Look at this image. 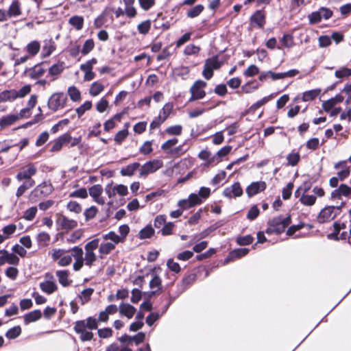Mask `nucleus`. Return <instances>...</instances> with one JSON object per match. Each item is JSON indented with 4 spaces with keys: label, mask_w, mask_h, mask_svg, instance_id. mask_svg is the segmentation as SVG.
Segmentation results:
<instances>
[{
    "label": "nucleus",
    "mask_w": 351,
    "mask_h": 351,
    "mask_svg": "<svg viewBox=\"0 0 351 351\" xmlns=\"http://www.w3.org/2000/svg\"><path fill=\"white\" fill-rule=\"evenodd\" d=\"M83 250L77 247H74L71 251L54 248L49 253L53 261L59 260V263H71L72 258H74V263H83Z\"/></svg>",
    "instance_id": "obj_1"
},
{
    "label": "nucleus",
    "mask_w": 351,
    "mask_h": 351,
    "mask_svg": "<svg viewBox=\"0 0 351 351\" xmlns=\"http://www.w3.org/2000/svg\"><path fill=\"white\" fill-rule=\"evenodd\" d=\"M291 216L283 218L282 216L274 217L269 221V227L266 230L267 234L283 232L285 228L291 223Z\"/></svg>",
    "instance_id": "obj_2"
},
{
    "label": "nucleus",
    "mask_w": 351,
    "mask_h": 351,
    "mask_svg": "<svg viewBox=\"0 0 351 351\" xmlns=\"http://www.w3.org/2000/svg\"><path fill=\"white\" fill-rule=\"evenodd\" d=\"M8 10L11 19H16L28 16L31 11V8L19 0H12L8 7Z\"/></svg>",
    "instance_id": "obj_3"
},
{
    "label": "nucleus",
    "mask_w": 351,
    "mask_h": 351,
    "mask_svg": "<svg viewBox=\"0 0 351 351\" xmlns=\"http://www.w3.org/2000/svg\"><path fill=\"white\" fill-rule=\"evenodd\" d=\"M210 265H198L193 269L191 274L184 279V281L186 283H191L195 279L202 280L205 278L209 274Z\"/></svg>",
    "instance_id": "obj_4"
},
{
    "label": "nucleus",
    "mask_w": 351,
    "mask_h": 351,
    "mask_svg": "<svg viewBox=\"0 0 351 351\" xmlns=\"http://www.w3.org/2000/svg\"><path fill=\"white\" fill-rule=\"evenodd\" d=\"M222 62L219 61L217 57H213L206 60L203 70V75L206 80H210L213 75V70L219 69Z\"/></svg>",
    "instance_id": "obj_5"
},
{
    "label": "nucleus",
    "mask_w": 351,
    "mask_h": 351,
    "mask_svg": "<svg viewBox=\"0 0 351 351\" xmlns=\"http://www.w3.org/2000/svg\"><path fill=\"white\" fill-rule=\"evenodd\" d=\"M66 100V96L62 93H54L49 99L48 106L51 110L57 111L64 107Z\"/></svg>",
    "instance_id": "obj_6"
},
{
    "label": "nucleus",
    "mask_w": 351,
    "mask_h": 351,
    "mask_svg": "<svg viewBox=\"0 0 351 351\" xmlns=\"http://www.w3.org/2000/svg\"><path fill=\"white\" fill-rule=\"evenodd\" d=\"M206 83L202 80L196 81L190 89L191 97L189 101H195L203 98L206 95L204 88L206 86Z\"/></svg>",
    "instance_id": "obj_7"
},
{
    "label": "nucleus",
    "mask_w": 351,
    "mask_h": 351,
    "mask_svg": "<svg viewBox=\"0 0 351 351\" xmlns=\"http://www.w3.org/2000/svg\"><path fill=\"white\" fill-rule=\"evenodd\" d=\"M162 161L153 160L144 164L140 169V176H146L149 173H154L162 167Z\"/></svg>",
    "instance_id": "obj_8"
},
{
    "label": "nucleus",
    "mask_w": 351,
    "mask_h": 351,
    "mask_svg": "<svg viewBox=\"0 0 351 351\" xmlns=\"http://www.w3.org/2000/svg\"><path fill=\"white\" fill-rule=\"evenodd\" d=\"M75 332L80 335V340L82 341H90L93 338V333L90 331H87L84 328V320H78L75 322L73 328Z\"/></svg>",
    "instance_id": "obj_9"
},
{
    "label": "nucleus",
    "mask_w": 351,
    "mask_h": 351,
    "mask_svg": "<svg viewBox=\"0 0 351 351\" xmlns=\"http://www.w3.org/2000/svg\"><path fill=\"white\" fill-rule=\"evenodd\" d=\"M37 169L36 167L29 163L25 167H23L21 171L19 172L16 175V178L19 181H21L24 179L26 180H32L31 177L36 174Z\"/></svg>",
    "instance_id": "obj_10"
},
{
    "label": "nucleus",
    "mask_w": 351,
    "mask_h": 351,
    "mask_svg": "<svg viewBox=\"0 0 351 351\" xmlns=\"http://www.w3.org/2000/svg\"><path fill=\"white\" fill-rule=\"evenodd\" d=\"M335 209L334 206L324 208L317 217L318 221L319 223H325L332 220L336 217Z\"/></svg>",
    "instance_id": "obj_11"
},
{
    "label": "nucleus",
    "mask_w": 351,
    "mask_h": 351,
    "mask_svg": "<svg viewBox=\"0 0 351 351\" xmlns=\"http://www.w3.org/2000/svg\"><path fill=\"white\" fill-rule=\"evenodd\" d=\"M267 184L265 182L259 181L251 183L246 189V193L249 197H252L254 195L262 192L265 190Z\"/></svg>",
    "instance_id": "obj_12"
},
{
    "label": "nucleus",
    "mask_w": 351,
    "mask_h": 351,
    "mask_svg": "<svg viewBox=\"0 0 351 351\" xmlns=\"http://www.w3.org/2000/svg\"><path fill=\"white\" fill-rule=\"evenodd\" d=\"M56 223L63 229L71 230L77 227V223L73 219H70L64 215L58 217Z\"/></svg>",
    "instance_id": "obj_13"
},
{
    "label": "nucleus",
    "mask_w": 351,
    "mask_h": 351,
    "mask_svg": "<svg viewBox=\"0 0 351 351\" xmlns=\"http://www.w3.org/2000/svg\"><path fill=\"white\" fill-rule=\"evenodd\" d=\"M53 190V188L50 183L43 182L41 184L37 186L32 192V194H34L36 196L39 195L47 196L52 193Z\"/></svg>",
    "instance_id": "obj_14"
},
{
    "label": "nucleus",
    "mask_w": 351,
    "mask_h": 351,
    "mask_svg": "<svg viewBox=\"0 0 351 351\" xmlns=\"http://www.w3.org/2000/svg\"><path fill=\"white\" fill-rule=\"evenodd\" d=\"M335 168L336 169H341V171L337 173V176L340 180H343L345 178L348 177L350 173V168L348 166L346 160L336 163L335 165Z\"/></svg>",
    "instance_id": "obj_15"
},
{
    "label": "nucleus",
    "mask_w": 351,
    "mask_h": 351,
    "mask_svg": "<svg viewBox=\"0 0 351 351\" xmlns=\"http://www.w3.org/2000/svg\"><path fill=\"white\" fill-rule=\"evenodd\" d=\"M103 192V188L99 184H95L89 189V194L93 199L99 204H104L105 202L100 195Z\"/></svg>",
    "instance_id": "obj_16"
},
{
    "label": "nucleus",
    "mask_w": 351,
    "mask_h": 351,
    "mask_svg": "<svg viewBox=\"0 0 351 351\" xmlns=\"http://www.w3.org/2000/svg\"><path fill=\"white\" fill-rule=\"evenodd\" d=\"M223 194L228 197H239L243 194V190L239 182H235L232 186L225 189Z\"/></svg>",
    "instance_id": "obj_17"
},
{
    "label": "nucleus",
    "mask_w": 351,
    "mask_h": 351,
    "mask_svg": "<svg viewBox=\"0 0 351 351\" xmlns=\"http://www.w3.org/2000/svg\"><path fill=\"white\" fill-rule=\"evenodd\" d=\"M56 276L58 278V282L63 287L69 286L72 280L69 279V271L68 270H58L56 272Z\"/></svg>",
    "instance_id": "obj_18"
},
{
    "label": "nucleus",
    "mask_w": 351,
    "mask_h": 351,
    "mask_svg": "<svg viewBox=\"0 0 351 351\" xmlns=\"http://www.w3.org/2000/svg\"><path fill=\"white\" fill-rule=\"evenodd\" d=\"M19 258L14 254L8 253L7 251L0 252V263H17Z\"/></svg>",
    "instance_id": "obj_19"
},
{
    "label": "nucleus",
    "mask_w": 351,
    "mask_h": 351,
    "mask_svg": "<svg viewBox=\"0 0 351 351\" xmlns=\"http://www.w3.org/2000/svg\"><path fill=\"white\" fill-rule=\"evenodd\" d=\"M40 288L43 292L50 295L57 290L58 286L53 281L45 280L40 283Z\"/></svg>",
    "instance_id": "obj_20"
},
{
    "label": "nucleus",
    "mask_w": 351,
    "mask_h": 351,
    "mask_svg": "<svg viewBox=\"0 0 351 351\" xmlns=\"http://www.w3.org/2000/svg\"><path fill=\"white\" fill-rule=\"evenodd\" d=\"M26 73H28V75L30 78L36 80L42 77L45 73V70L40 65H36L34 67H32L25 71Z\"/></svg>",
    "instance_id": "obj_21"
},
{
    "label": "nucleus",
    "mask_w": 351,
    "mask_h": 351,
    "mask_svg": "<svg viewBox=\"0 0 351 351\" xmlns=\"http://www.w3.org/2000/svg\"><path fill=\"white\" fill-rule=\"evenodd\" d=\"M343 101V97L337 95L335 97L323 103V108L325 111L329 112L333 107Z\"/></svg>",
    "instance_id": "obj_22"
},
{
    "label": "nucleus",
    "mask_w": 351,
    "mask_h": 351,
    "mask_svg": "<svg viewBox=\"0 0 351 351\" xmlns=\"http://www.w3.org/2000/svg\"><path fill=\"white\" fill-rule=\"evenodd\" d=\"M136 308L130 304L122 303L119 306V313L129 319L134 316Z\"/></svg>",
    "instance_id": "obj_23"
},
{
    "label": "nucleus",
    "mask_w": 351,
    "mask_h": 351,
    "mask_svg": "<svg viewBox=\"0 0 351 351\" xmlns=\"http://www.w3.org/2000/svg\"><path fill=\"white\" fill-rule=\"evenodd\" d=\"M42 317V313L40 310H34L24 315V323L25 324H28L30 322H34Z\"/></svg>",
    "instance_id": "obj_24"
},
{
    "label": "nucleus",
    "mask_w": 351,
    "mask_h": 351,
    "mask_svg": "<svg viewBox=\"0 0 351 351\" xmlns=\"http://www.w3.org/2000/svg\"><path fill=\"white\" fill-rule=\"evenodd\" d=\"M251 23L256 24L259 27H262L265 23V15L262 13L261 11H256L251 16Z\"/></svg>",
    "instance_id": "obj_25"
},
{
    "label": "nucleus",
    "mask_w": 351,
    "mask_h": 351,
    "mask_svg": "<svg viewBox=\"0 0 351 351\" xmlns=\"http://www.w3.org/2000/svg\"><path fill=\"white\" fill-rule=\"evenodd\" d=\"M140 164L138 162H134L128 165L127 167L122 168L121 170V174L123 176H132L134 171L138 169Z\"/></svg>",
    "instance_id": "obj_26"
},
{
    "label": "nucleus",
    "mask_w": 351,
    "mask_h": 351,
    "mask_svg": "<svg viewBox=\"0 0 351 351\" xmlns=\"http://www.w3.org/2000/svg\"><path fill=\"white\" fill-rule=\"evenodd\" d=\"M125 8V12L129 17H134L136 14V11L135 8L133 6L135 0H123Z\"/></svg>",
    "instance_id": "obj_27"
},
{
    "label": "nucleus",
    "mask_w": 351,
    "mask_h": 351,
    "mask_svg": "<svg viewBox=\"0 0 351 351\" xmlns=\"http://www.w3.org/2000/svg\"><path fill=\"white\" fill-rule=\"evenodd\" d=\"M40 45L38 41H32L27 44L26 50L32 56H36L40 51Z\"/></svg>",
    "instance_id": "obj_28"
},
{
    "label": "nucleus",
    "mask_w": 351,
    "mask_h": 351,
    "mask_svg": "<svg viewBox=\"0 0 351 351\" xmlns=\"http://www.w3.org/2000/svg\"><path fill=\"white\" fill-rule=\"evenodd\" d=\"M15 90H6L0 93V103L15 99Z\"/></svg>",
    "instance_id": "obj_29"
},
{
    "label": "nucleus",
    "mask_w": 351,
    "mask_h": 351,
    "mask_svg": "<svg viewBox=\"0 0 351 351\" xmlns=\"http://www.w3.org/2000/svg\"><path fill=\"white\" fill-rule=\"evenodd\" d=\"M68 95L73 101H79L81 99V93L75 86H70L68 89Z\"/></svg>",
    "instance_id": "obj_30"
},
{
    "label": "nucleus",
    "mask_w": 351,
    "mask_h": 351,
    "mask_svg": "<svg viewBox=\"0 0 351 351\" xmlns=\"http://www.w3.org/2000/svg\"><path fill=\"white\" fill-rule=\"evenodd\" d=\"M21 333V328L19 326H14L5 332V337L9 339L18 337Z\"/></svg>",
    "instance_id": "obj_31"
},
{
    "label": "nucleus",
    "mask_w": 351,
    "mask_h": 351,
    "mask_svg": "<svg viewBox=\"0 0 351 351\" xmlns=\"http://www.w3.org/2000/svg\"><path fill=\"white\" fill-rule=\"evenodd\" d=\"M19 119L18 115L10 114L1 119L0 125L2 127L10 125L15 123Z\"/></svg>",
    "instance_id": "obj_32"
},
{
    "label": "nucleus",
    "mask_w": 351,
    "mask_h": 351,
    "mask_svg": "<svg viewBox=\"0 0 351 351\" xmlns=\"http://www.w3.org/2000/svg\"><path fill=\"white\" fill-rule=\"evenodd\" d=\"M104 89V86L97 82H95L90 86L89 93L92 96H97L101 93Z\"/></svg>",
    "instance_id": "obj_33"
},
{
    "label": "nucleus",
    "mask_w": 351,
    "mask_h": 351,
    "mask_svg": "<svg viewBox=\"0 0 351 351\" xmlns=\"http://www.w3.org/2000/svg\"><path fill=\"white\" fill-rule=\"evenodd\" d=\"M69 23L74 26L77 30L83 27L84 19L82 16H74L69 19Z\"/></svg>",
    "instance_id": "obj_34"
},
{
    "label": "nucleus",
    "mask_w": 351,
    "mask_h": 351,
    "mask_svg": "<svg viewBox=\"0 0 351 351\" xmlns=\"http://www.w3.org/2000/svg\"><path fill=\"white\" fill-rule=\"evenodd\" d=\"M114 247L115 245L114 243L111 242H107L100 245L99 252L101 255L108 254L112 250H113Z\"/></svg>",
    "instance_id": "obj_35"
},
{
    "label": "nucleus",
    "mask_w": 351,
    "mask_h": 351,
    "mask_svg": "<svg viewBox=\"0 0 351 351\" xmlns=\"http://www.w3.org/2000/svg\"><path fill=\"white\" fill-rule=\"evenodd\" d=\"M64 70V63L59 62L52 65L49 69V73L51 75L55 76L60 75Z\"/></svg>",
    "instance_id": "obj_36"
},
{
    "label": "nucleus",
    "mask_w": 351,
    "mask_h": 351,
    "mask_svg": "<svg viewBox=\"0 0 351 351\" xmlns=\"http://www.w3.org/2000/svg\"><path fill=\"white\" fill-rule=\"evenodd\" d=\"M320 93V90L319 89H315L306 91L304 93L302 99L304 101H308L314 99L315 97H317L319 94Z\"/></svg>",
    "instance_id": "obj_37"
},
{
    "label": "nucleus",
    "mask_w": 351,
    "mask_h": 351,
    "mask_svg": "<svg viewBox=\"0 0 351 351\" xmlns=\"http://www.w3.org/2000/svg\"><path fill=\"white\" fill-rule=\"evenodd\" d=\"M35 184V182L33 180H27L26 182H25L23 184L20 186L16 191V196L21 197L27 189H29L30 187L33 186Z\"/></svg>",
    "instance_id": "obj_38"
},
{
    "label": "nucleus",
    "mask_w": 351,
    "mask_h": 351,
    "mask_svg": "<svg viewBox=\"0 0 351 351\" xmlns=\"http://www.w3.org/2000/svg\"><path fill=\"white\" fill-rule=\"evenodd\" d=\"M204 7L202 5H197L188 10L187 16L189 18L196 17L204 10Z\"/></svg>",
    "instance_id": "obj_39"
},
{
    "label": "nucleus",
    "mask_w": 351,
    "mask_h": 351,
    "mask_svg": "<svg viewBox=\"0 0 351 351\" xmlns=\"http://www.w3.org/2000/svg\"><path fill=\"white\" fill-rule=\"evenodd\" d=\"M103 238L105 240H110L112 241V243L117 244L119 242L122 241L121 237L117 234L114 232H110L108 234L103 236Z\"/></svg>",
    "instance_id": "obj_40"
},
{
    "label": "nucleus",
    "mask_w": 351,
    "mask_h": 351,
    "mask_svg": "<svg viewBox=\"0 0 351 351\" xmlns=\"http://www.w3.org/2000/svg\"><path fill=\"white\" fill-rule=\"evenodd\" d=\"M31 91V86L30 85H25L23 86L19 90H15V96L14 98H23L25 97L27 95H28Z\"/></svg>",
    "instance_id": "obj_41"
},
{
    "label": "nucleus",
    "mask_w": 351,
    "mask_h": 351,
    "mask_svg": "<svg viewBox=\"0 0 351 351\" xmlns=\"http://www.w3.org/2000/svg\"><path fill=\"white\" fill-rule=\"evenodd\" d=\"M66 208L71 212H73L77 214L81 213L82 210L81 205L75 201H70L67 204Z\"/></svg>",
    "instance_id": "obj_42"
},
{
    "label": "nucleus",
    "mask_w": 351,
    "mask_h": 351,
    "mask_svg": "<svg viewBox=\"0 0 351 351\" xmlns=\"http://www.w3.org/2000/svg\"><path fill=\"white\" fill-rule=\"evenodd\" d=\"M98 327L97 320L93 317H88L86 320H84V328L89 330H95Z\"/></svg>",
    "instance_id": "obj_43"
},
{
    "label": "nucleus",
    "mask_w": 351,
    "mask_h": 351,
    "mask_svg": "<svg viewBox=\"0 0 351 351\" xmlns=\"http://www.w3.org/2000/svg\"><path fill=\"white\" fill-rule=\"evenodd\" d=\"M154 233V230L152 227L151 226H147L140 231L139 236L141 239H143L151 237Z\"/></svg>",
    "instance_id": "obj_44"
},
{
    "label": "nucleus",
    "mask_w": 351,
    "mask_h": 351,
    "mask_svg": "<svg viewBox=\"0 0 351 351\" xmlns=\"http://www.w3.org/2000/svg\"><path fill=\"white\" fill-rule=\"evenodd\" d=\"M335 75L337 78H343L351 75V69L347 67H342L339 70H337L335 73Z\"/></svg>",
    "instance_id": "obj_45"
},
{
    "label": "nucleus",
    "mask_w": 351,
    "mask_h": 351,
    "mask_svg": "<svg viewBox=\"0 0 351 351\" xmlns=\"http://www.w3.org/2000/svg\"><path fill=\"white\" fill-rule=\"evenodd\" d=\"M316 197L311 195H303L300 198V202L306 206H312L315 204Z\"/></svg>",
    "instance_id": "obj_46"
},
{
    "label": "nucleus",
    "mask_w": 351,
    "mask_h": 351,
    "mask_svg": "<svg viewBox=\"0 0 351 351\" xmlns=\"http://www.w3.org/2000/svg\"><path fill=\"white\" fill-rule=\"evenodd\" d=\"M282 45L287 48H291L294 45L292 36L285 34L280 40Z\"/></svg>",
    "instance_id": "obj_47"
},
{
    "label": "nucleus",
    "mask_w": 351,
    "mask_h": 351,
    "mask_svg": "<svg viewBox=\"0 0 351 351\" xmlns=\"http://www.w3.org/2000/svg\"><path fill=\"white\" fill-rule=\"evenodd\" d=\"M92 108V103L90 101H86L84 104L76 109V112L79 117H82L84 112Z\"/></svg>",
    "instance_id": "obj_48"
},
{
    "label": "nucleus",
    "mask_w": 351,
    "mask_h": 351,
    "mask_svg": "<svg viewBox=\"0 0 351 351\" xmlns=\"http://www.w3.org/2000/svg\"><path fill=\"white\" fill-rule=\"evenodd\" d=\"M151 27V23L149 20L142 22L138 25V30L141 34H147Z\"/></svg>",
    "instance_id": "obj_49"
},
{
    "label": "nucleus",
    "mask_w": 351,
    "mask_h": 351,
    "mask_svg": "<svg viewBox=\"0 0 351 351\" xmlns=\"http://www.w3.org/2000/svg\"><path fill=\"white\" fill-rule=\"evenodd\" d=\"M37 213V208L35 206L31 207L26 210L24 213L23 217L27 220H32Z\"/></svg>",
    "instance_id": "obj_50"
},
{
    "label": "nucleus",
    "mask_w": 351,
    "mask_h": 351,
    "mask_svg": "<svg viewBox=\"0 0 351 351\" xmlns=\"http://www.w3.org/2000/svg\"><path fill=\"white\" fill-rule=\"evenodd\" d=\"M172 109V106L169 104H166L162 108V114L159 115V119L161 122L166 120L169 114H170Z\"/></svg>",
    "instance_id": "obj_51"
},
{
    "label": "nucleus",
    "mask_w": 351,
    "mask_h": 351,
    "mask_svg": "<svg viewBox=\"0 0 351 351\" xmlns=\"http://www.w3.org/2000/svg\"><path fill=\"white\" fill-rule=\"evenodd\" d=\"M69 196L71 197H80V198H86L88 196L87 191L85 188H82L79 190L75 191L72 192Z\"/></svg>",
    "instance_id": "obj_52"
},
{
    "label": "nucleus",
    "mask_w": 351,
    "mask_h": 351,
    "mask_svg": "<svg viewBox=\"0 0 351 351\" xmlns=\"http://www.w3.org/2000/svg\"><path fill=\"white\" fill-rule=\"evenodd\" d=\"M160 316L161 315L158 313H151L146 317V324L149 326H152L154 323L160 317Z\"/></svg>",
    "instance_id": "obj_53"
},
{
    "label": "nucleus",
    "mask_w": 351,
    "mask_h": 351,
    "mask_svg": "<svg viewBox=\"0 0 351 351\" xmlns=\"http://www.w3.org/2000/svg\"><path fill=\"white\" fill-rule=\"evenodd\" d=\"M97 333L100 338L106 339L112 335V330L110 328H104L99 329Z\"/></svg>",
    "instance_id": "obj_54"
},
{
    "label": "nucleus",
    "mask_w": 351,
    "mask_h": 351,
    "mask_svg": "<svg viewBox=\"0 0 351 351\" xmlns=\"http://www.w3.org/2000/svg\"><path fill=\"white\" fill-rule=\"evenodd\" d=\"M94 292V289L92 288H87L84 289L81 292L82 300H83V303L88 302L90 299V296Z\"/></svg>",
    "instance_id": "obj_55"
},
{
    "label": "nucleus",
    "mask_w": 351,
    "mask_h": 351,
    "mask_svg": "<svg viewBox=\"0 0 351 351\" xmlns=\"http://www.w3.org/2000/svg\"><path fill=\"white\" fill-rule=\"evenodd\" d=\"M202 203V199L197 194H191L189 197L188 207H192Z\"/></svg>",
    "instance_id": "obj_56"
},
{
    "label": "nucleus",
    "mask_w": 351,
    "mask_h": 351,
    "mask_svg": "<svg viewBox=\"0 0 351 351\" xmlns=\"http://www.w3.org/2000/svg\"><path fill=\"white\" fill-rule=\"evenodd\" d=\"M97 213V208L95 206H91L86 209L84 212L86 220L88 221L95 217Z\"/></svg>",
    "instance_id": "obj_57"
},
{
    "label": "nucleus",
    "mask_w": 351,
    "mask_h": 351,
    "mask_svg": "<svg viewBox=\"0 0 351 351\" xmlns=\"http://www.w3.org/2000/svg\"><path fill=\"white\" fill-rule=\"evenodd\" d=\"M128 135V131L126 129L122 130L117 133L114 141L117 143H121Z\"/></svg>",
    "instance_id": "obj_58"
},
{
    "label": "nucleus",
    "mask_w": 351,
    "mask_h": 351,
    "mask_svg": "<svg viewBox=\"0 0 351 351\" xmlns=\"http://www.w3.org/2000/svg\"><path fill=\"white\" fill-rule=\"evenodd\" d=\"M259 72L258 68L254 65H250L244 72V75L247 77H252Z\"/></svg>",
    "instance_id": "obj_59"
},
{
    "label": "nucleus",
    "mask_w": 351,
    "mask_h": 351,
    "mask_svg": "<svg viewBox=\"0 0 351 351\" xmlns=\"http://www.w3.org/2000/svg\"><path fill=\"white\" fill-rule=\"evenodd\" d=\"M287 160L289 165L295 166L300 160V155L298 153H292L287 156Z\"/></svg>",
    "instance_id": "obj_60"
},
{
    "label": "nucleus",
    "mask_w": 351,
    "mask_h": 351,
    "mask_svg": "<svg viewBox=\"0 0 351 351\" xmlns=\"http://www.w3.org/2000/svg\"><path fill=\"white\" fill-rule=\"evenodd\" d=\"M94 48V41L92 39L87 40L84 44L82 53L87 54Z\"/></svg>",
    "instance_id": "obj_61"
},
{
    "label": "nucleus",
    "mask_w": 351,
    "mask_h": 351,
    "mask_svg": "<svg viewBox=\"0 0 351 351\" xmlns=\"http://www.w3.org/2000/svg\"><path fill=\"white\" fill-rule=\"evenodd\" d=\"M141 291L138 289H133L132 291L131 302L136 304L141 299Z\"/></svg>",
    "instance_id": "obj_62"
},
{
    "label": "nucleus",
    "mask_w": 351,
    "mask_h": 351,
    "mask_svg": "<svg viewBox=\"0 0 351 351\" xmlns=\"http://www.w3.org/2000/svg\"><path fill=\"white\" fill-rule=\"evenodd\" d=\"M254 239L250 235L237 238V243L241 245H246L252 243Z\"/></svg>",
    "instance_id": "obj_63"
},
{
    "label": "nucleus",
    "mask_w": 351,
    "mask_h": 351,
    "mask_svg": "<svg viewBox=\"0 0 351 351\" xmlns=\"http://www.w3.org/2000/svg\"><path fill=\"white\" fill-rule=\"evenodd\" d=\"M108 107V101L105 99H101L96 105V109L99 112H104Z\"/></svg>",
    "instance_id": "obj_64"
}]
</instances>
